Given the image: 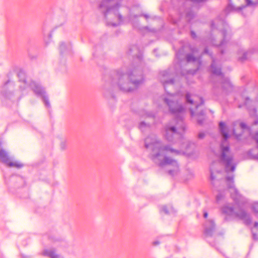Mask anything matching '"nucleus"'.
Returning <instances> with one entry per match:
<instances>
[{
  "mask_svg": "<svg viewBox=\"0 0 258 258\" xmlns=\"http://www.w3.org/2000/svg\"><path fill=\"white\" fill-rule=\"evenodd\" d=\"M0 160L1 161L9 167H15L18 168L23 167V165L19 161L13 160L8 152L2 148L1 143H0Z\"/></svg>",
  "mask_w": 258,
  "mask_h": 258,
  "instance_id": "9",
  "label": "nucleus"
},
{
  "mask_svg": "<svg viewBox=\"0 0 258 258\" xmlns=\"http://www.w3.org/2000/svg\"><path fill=\"white\" fill-rule=\"evenodd\" d=\"M245 7V6H242V7H239L238 9L239 10H241V9H242L243 8H244Z\"/></svg>",
  "mask_w": 258,
  "mask_h": 258,
  "instance_id": "33",
  "label": "nucleus"
},
{
  "mask_svg": "<svg viewBox=\"0 0 258 258\" xmlns=\"http://www.w3.org/2000/svg\"><path fill=\"white\" fill-rule=\"evenodd\" d=\"M159 244V242L158 241H155L153 242V244L154 245H157V244Z\"/></svg>",
  "mask_w": 258,
  "mask_h": 258,
  "instance_id": "31",
  "label": "nucleus"
},
{
  "mask_svg": "<svg viewBox=\"0 0 258 258\" xmlns=\"http://www.w3.org/2000/svg\"><path fill=\"white\" fill-rule=\"evenodd\" d=\"M114 4L113 0H105L102 2L100 5V8H105L106 12H104L105 16L113 15L117 19L116 21H109L108 24L112 26H117L120 24L122 22V17L117 12L118 5L111 6Z\"/></svg>",
  "mask_w": 258,
  "mask_h": 258,
  "instance_id": "6",
  "label": "nucleus"
},
{
  "mask_svg": "<svg viewBox=\"0 0 258 258\" xmlns=\"http://www.w3.org/2000/svg\"><path fill=\"white\" fill-rule=\"evenodd\" d=\"M42 254L44 256H48L50 258H62L57 254L53 249H45L42 252Z\"/></svg>",
  "mask_w": 258,
  "mask_h": 258,
  "instance_id": "15",
  "label": "nucleus"
},
{
  "mask_svg": "<svg viewBox=\"0 0 258 258\" xmlns=\"http://www.w3.org/2000/svg\"><path fill=\"white\" fill-rule=\"evenodd\" d=\"M204 52H205V53H208V49H207V48H206V49H205V50H204Z\"/></svg>",
  "mask_w": 258,
  "mask_h": 258,
  "instance_id": "32",
  "label": "nucleus"
},
{
  "mask_svg": "<svg viewBox=\"0 0 258 258\" xmlns=\"http://www.w3.org/2000/svg\"><path fill=\"white\" fill-rule=\"evenodd\" d=\"M222 211L226 215L238 218L246 225H249L251 223V220L249 215L242 209H239L238 212H236L231 206L228 205L222 208Z\"/></svg>",
  "mask_w": 258,
  "mask_h": 258,
  "instance_id": "7",
  "label": "nucleus"
},
{
  "mask_svg": "<svg viewBox=\"0 0 258 258\" xmlns=\"http://www.w3.org/2000/svg\"><path fill=\"white\" fill-rule=\"evenodd\" d=\"M248 54V52H244L243 53V56L241 57H239V59L241 60V61H243L245 59H246L247 58V55Z\"/></svg>",
  "mask_w": 258,
  "mask_h": 258,
  "instance_id": "24",
  "label": "nucleus"
},
{
  "mask_svg": "<svg viewBox=\"0 0 258 258\" xmlns=\"http://www.w3.org/2000/svg\"><path fill=\"white\" fill-rule=\"evenodd\" d=\"M214 164H213L211 167V178L212 180L216 178V176L215 175L216 171L214 169Z\"/></svg>",
  "mask_w": 258,
  "mask_h": 258,
  "instance_id": "19",
  "label": "nucleus"
},
{
  "mask_svg": "<svg viewBox=\"0 0 258 258\" xmlns=\"http://www.w3.org/2000/svg\"><path fill=\"white\" fill-rule=\"evenodd\" d=\"M70 47V46H67V44L64 43H62L60 45L59 49L61 53H62V50H64L66 49H68Z\"/></svg>",
  "mask_w": 258,
  "mask_h": 258,
  "instance_id": "20",
  "label": "nucleus"
},
{
  "mask_svg": "<svg viewBox=\"0 0 258 258\" xmlns=\"http://www.w3.org/2000/svg\"><path fill=\"white\" fill-rule=\"evenodd\" d=\"M145 17L146 18H147V15H145Z\"/></svg>",
  "mask_w": 258,
  "mask_h": 258,
  "instance_id": "38",
  "label": "nucleus"
},
{
  "mask_svg": "<svg viewBox=\"0 0 258 258\" xmlns=\"http://www.w3.org/2000/svg\"><path fill=\"white\" fill-rule=\"evenodd\" d=\"M205 137V134L204 133H200L198 135V138L199 139H203Z\"/></svg>",
  "mask_w": 258,
  "mask_h": 258,
  "instance_id": "26",
  "label": "nucleus"
},
{
  "mask_svg": "<svg viewBox=\"0 0 258 258\" xmlns=\"http://www.w3.org/2000/svg\"><path fill=\"white\" fill-rule=\"evenodd\" d=\"M149 126V124L145 122H141L139 124V128L141 130L143 131L144 129Z\"/></svg>",
  "mask_w": 258,
  "mask_h": 258,
  "instance_id": "21",
  "label": "nucleus"
},
{
  "mask_svg": "<svg viewBox=\"0 0 258 258\" xmlns=\"http://www.w3.org/2000/svg\"><path fill=\"white\" fill-rule=\"evenodd\" d=\"M219 128L223 137L220 149L218 156L220 162L225 166L226 172L234 171L236 164L233 161V156L230 150L227 139L229 138V130L223 122L219 123Z\"/></svg>",
  "mask_w": 258,
  "mask_h": 258,
  "instance_id": "3",
  "label": "nucleus"
},
{
  "mask_svg": "<svg viewBox=\"0 0 258 258\" xmlns=\"http://www.w3.org/2000/svg\"><path fill=\"white\" fill-rule=\"evenodd\" d=\"M176 56H177V57H179V52H178L177 53H176Z\"/></svg>",
  "mask_w": 258,
  "mask_h": 258,
  "instance_id": "35",
  "label": "nucleus"
},
{
  "mask_svg": "<svg viewBox=\"0 0 258 258\" xmlns=\"http://www.w3.org/2000/svg\"><path fill=\"white\" fill-rule=\"evenodd\" d=\"M30 86L36 95L42 98L45 106L49 107L50 106V103L48 98L45 94L44 89L42 88L39 84L35 82H32L30 84Z\"/></svg>",
  "mask_w": 258,
  "mask_h": 258,
  "instance_id": "11",
  "label": "nucleus"
},
{
  "mask_svg": "<svg viewBox=\"0 0 258 258\" xmlns=\"http://www.w3.org/2000/svg\"><path fill=\"white\" fill-rule=\"evenodd\" d=\"M215 225L212 220L207 221L205 225V233L207 236H211L215 230Z\"/></svg>",
  "mask_w": 258,
  "mask_h": 258,
  "instance_id": "14",
  "label": "nucleus"
},
{
  "mask_svg": "<svg viewBox=\"0 0 258 258\" xmlns=\"http://www.w3.org/2000/svg\"><path fill=\"white\" fill-rule=\"evenodd\" d=\"M159 78L165 88L166 85L168 84L172 85L173 84V80L168 71H164L161 72L159 74Z\"/></svg>",
  "mask_w": 258,
  "mask_h": 258,
  "instance_id": "13",
  "label": "nucleus"
},
{
  "mask_svg": "<svg viewBox=\"0 0 258 258\" xmlns=\"http://www.w3.org/2000/svg\"><path fill=\"white\" fill-rule=\"evenodd\" d=\"M186 60L187 62H199V58L194 56L192 54H188L186 56Z\"/></svg>",
  "mask_w": 258,
  "mask_h": 258,
  "instance_id": "18",
  "label": "nucleus"
},
{
  "mask_svg": "<svg viewBox=\"0 0 258 258\" xmlns=\"http://www.w3.org/2000/svg\"><path fill=\"white\" fill-rule=\"evenodd\" d=\"M60 146H61V149H66V146H67L66 143L64 142H61V143L60 144Z\"/></svg>",
  "mask_w": 258,
  "mask_h": 258,
  "instance_id": "27",
  "label": "nucleus"
},
{
  "mask_svg": "<svg viewBox=\"0 0 258 258\" xmlns=\"http://www.w3.org/2000/svg\"><path fill=\"white\" fill-rule=\"evenodd\" d=\"M226 180L227 183L228 187L230 189V192L231 193L232 198L234 200V201H235L236 203H240L242 197L238 194L237 189L234 187L233 176L231 175L227 176L226 178Z\"/></svg>",
  "mask_w": 258,
  "mask_h": 258,
  "instance_id": "12",
  "label": "nucleus"
},
{
  "mask_svg": "<svg viewBox=\"0 0 258 258\" xmlns=\"http://www.w3.org/2000/svg\"><path fill=\"white\" fill-rule=\"evenodd\" d=\"M21 75H23V74L21 73H20L19 74V76L20 77Z\"/></svg>",
  "mask_w": 258,
  "mask_h": 258,
  "instance_id": "36",
  "label": "nucleus"
},
{
  "mask_svg": "<svg viewBox=\"0 0 258 258\" xmlns=\"http://www.w3.org/2000/svg\"><path fill=\"white\" fill-rule=\"evenodd\" d=\"M210 70L213 75L222 80V87L226 92L232 91V85L229 80L224 77L223 74L221 73V68L217 66L215 60L213 58Z\"/></svg>",
  "mask_w": 258,
  "mask_h": 258,
  "instance_id": "8",
  "label": "nucleus"
},
{
  "mask_svg": "<svg viewBox=\"0 0 258 258\" xmlns=\"http://www.w3.org/2000/svg\"><path fill=\"white\" fill-rule=\"evenodd\" d=\"M161 211L163 212L165 214H169L174 212V210L171 206H169L168 207L163 206L161 208Z\"/></svg>",
  "mask_w": 258,
  "mask_h": 258,
  "instance_id": "17",
  "label": "nucleus"
},
{
  "mask_svg": "<svg viewBox=\"0 0 258 258\" xmlns=\"http://www.w3.org/2000/svg\"><path fill=\"white\" fill-rule=\"evenodd\" d=\"M194 16V15L192 13V12H189V13H187V14H186V17L188 20H189L192 18H193Z\"/></svg>",
  "mask_w": 258,
  "mask_h": 258,
  "instance_id": "25",
  "label": "nucleus"
},
{
  "mask_svg": "<svg viewBox=\"0 0 258 258\" xmlns=\"http://www.w3.org/2000/svg\"><path fill=\"white\" fill-rule=\"evenodd\" d=\"M253 238L255 240H258V223L255 222L254 226L251 229Z\"/></svg>",
  "mask_w": 258,
  "mask_h": 258,
  "instance_id": "16",
  "label": "nucleus"
},
{
  "mask_svg": "<svg viewBox=\"0 0 258 258\" xmlns=\"http://www.w3.org/2000/svg\"><path fill=\"white\" fill-rule=\"evenodd\" d=\"M191 35L193 37H195L196 36V34L194 32H191Z\"/></svg>",
  "mask_w": 258,
  "mask_h": 258,
  "instance_id": "30",
  "label": "nucleus"
},
{
  "mask_svg": "<svg viewBox=\"0 0 258 258\" xmlns=\"http://www.w3.org/2000/svg\"><path fill=\"white\" fill-rule=\"evenodd\" d=\"M216 25H217L218 27L220 29L221 35L223 37L224 39L220 42L219 44H216L219 46H224L225 45V39H226L227 36L226 34V31L227 30L228 25L223 20L216 19L214 21L212 22L211 24L212 29L216 28Z\"/></svg>",
  "mask_w": 258,
  "mask_h": 258,
  "instance_id": "10",
  "label": "nucleus"
},
{
  "mask_svg": "<svg viewBox=\"0 0 258 258\" xmlns=\"http://www.w3.org/2000/svg\"><path fill=\"white\" fill-rule=\"evenodd\" d=\"M223 198H224V196H223V195L222 194L220 193V194H218L216 196V201H217V202L218 203L220 202L223 199Z\"/></svg>",
  "mask_w": 258,
  "mask_h": 258,
  "instance_id": "22",
  "label": "nucleus"
},
{
  "mask_svg": "<svg viewBox=\"0 0 258 258\" xmlns=\"http://www.w3.org/2000/svg\"><path fill=\"white\" fill-rule=\"evenodd\" d=\"M164 102L168 106L170 112L176 115V118L167 125L165 128V136L169 142L180 137L184 131L185 125L183 121L184 108L178 102L176 95L168 94L163 98Z\"/></svg>",
  "mask_w": 258,
  "mask_h": 258,
  "instance_id": "2",
  "label": "nucleus"
},
{
  "mask_svg": "<svg viewBox=\"0 0 258 258\" xmlns=\"http://www.w3.org/2000/svg\"><path fill=\"white\" fill-rule=\"evenodd\" d=\"M245 1L246 2L247 6H249V5H251L252 2L250 0H245Z\"/></svg>",
  "mask_w": 258,
  "mask_h": 258,
  "instance_id": "28",
  "label": "nucleus"
},
{
  "mask_svg": "<svg viewBox=\"0 0 258 258\" xmlns=\"http://www.w3.org/2000/svg\"><path fill=\"white\" fill-rule=\"evenodd\" d=\"M192 53H193L194 54H195V51L194 50H192Z\"/></svg>",
  "mask_w": 258,
  "mask_h": 258,
  "instance_id": "37",
  "label": "nucleus"
},
{
  "mask_svg": "<svg viewBox=\"0 0 258 258\" xmlns=\"http://www.w3.org/2000/svg\"><path fill=\"white\" fill-rule=\"evenodd\" d=\"M186 100L187 103L195 107L189 108L191 116L196 117L198 123L202 124L205 119V112L200 109L204 103L203 99L198 96L191 95L187 93L186 95Z\"/></svg>",
  "mask_w": 258,
  "mask_h": 258,
  "instance_id": "5",
  "label": "nucleus"
},
{
  "mask_svg": "<svg viewBox=\"0 0 258 258\" xmlns=\"http://www.w3.org/2000/svg\"><path fill=\"white\" fill-rule=\"evenodd\" d=\"M22 81H23V83H24V85H26V82H25V80H22Z\"/></svg>",
  "mask_w": 258,
  "mask_h": 258,
  "instance_id": "34",
  "label": "nucleus"
},
{
  "mask_svg": "<svg viewBox=\"0 0 258 258\" xmlns=\"http://www.w3.org/2000/svg\"><path fill=\"white\" fill-rule=\"evenodd\" d=\"M181 145L179 149H176L170 146L164 145L159 141L155 135H152L145 140V147L151 151L150 157L152 160L160 166H168V171L170 175L175 176L179 172V167L177 161L168 156L169 154H186L190 156L196 149V145L188 141L181 139Z\"/></svg>",
  "mask_w": 258,
  "mask_h": 258,
  "instance_id": "1",
  "label": "nucleus"
},
{
  "mask_svg": "<svg viewBox=\"0 0 258 258\" xmlns=\"http://www.w3.org/2000/svg\"><path fill=\"white\" fill-rule=\"evenodd\" d=\"M252 209L253 210V211H254V212L258 214V202H256V203H255L253 206H252Z\"/></svg>",
  "mask_w": 258,
  "mask_h": 258,
  "instance_id": "23",
  "label": "nucleus"
},
{
  "mask_svg": "<svg viewBox=\"0 0 258 258\" xmlns=\"http://www.w3.org/2000/svg\"><path fill=\"white\" fill-rule=\"evenodd\" d=\"M204 217L206 218L208 217V213L205 212L204 214Z\"/></svg>",
  "mask_w": 258,
  "mask_h": 258,
  "instance_id": "29",
  "label": "nucleus"
},
{
  "mask_svg": "<svg viewBox=\"0 0 258 258\" xmlns=\"http://www.w3.org/2000/svg\"><path fill=\"white\" fill-rule=\"evenodd\" d=\"M116 80L119 89L124 92L131 91L133 89L132 86L136 87L143 81L141 74L136 69L127 73L123 70L118 71Z\"/></svg>",
  "mask_w": 258,
  "mask_h": 258,
  "instance_id": "4",
  "label": "nucleus"
}]
</instances>
